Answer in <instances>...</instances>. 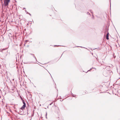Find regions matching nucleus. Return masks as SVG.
I'll list each match as a JSON object with an SVG mask.
<instances>
[{"instance_id": "nucleus-1", "label": "nucleus", "mask_w": 120, "mask_h": 120, "mask_svg": "<svg viewBox=\"0 0 120 120\" xmlns=\"http://www.w3.org/2000/svg\"><path fill=\"white\" fill-rule=\"evenodd\" d=\"M10 1V0H4V3L5 6H7L8 4V3Z\"/></svg>"}, {"instance_id": "nucleus-2", "label": "nucleus", "mask_w": 120, "mask_h": 120, "mask_svg": "<svg viewBox=\"0 0 120 120\" xmlns=\"http://www.w3.org/2000/svg\"><path fill=\"white\" fill-rule=\"evenodd\" d=\"M26 104H24H24L22 106L20 109V111H21V110H22H22H23V109H24L25 107H26Z\"/></svg>"}, {"instance_id": "nucleus-3", "label": "nucleus", "mask_w": 120, "mask_h": 120, "mask_svg": "<svg viewBox=\"0 0 120 120\" xmlns=\"http://www.w3.org/2000/svg\"><path fill=\"white\" fill-rule=\"evenodd\" d=\"M109 33L108 32L107 34L106 35V39H107V40H108L109 39Z\"/></svg>"}, {"instance_id": "nucleus-4", "label": "nucleus", "mask_w": 120, "mask_h": 120, "mask_svg": "<svg viewBox=\"0 0 120 120\" xmlns=\"http://www.w3.org/2000/svg\"><path fill=\"white\" fill-rule=\"evenodd\" d=\"M22 101L23 103L24 104H24H26L25 103V101L24 100H22Z\"/></svg>"}, {"instance_id": "nucleus-5", "label": "nucleus", "mask_w": 120, "mask_h": 120, "mask_svg": "<svg viewBox=\"0 0 120 120\" xmlns=\"http://www.w3.org/2000/svg\"><path fill=\"white\" fill-rule=\"evenodd\" d=\"M20 97L21 100H22H22H23V99H22V97H21L20 96Z\"/></svg>"}, {"instance_id": "nucleus-6", "label": "nucleus", "mask_w": 120, "mask_h": 120, "mask_svg": "<svg viewBox=\"0 0 120 120\" xmlns=\"http://www.w3.org/2000/svg\"><path fill=\"white\" fill-rule=\"evenodd\" d=\"M29 41L28 40H26V41H25V42H25V43H26V42H28V41Z\"/></svg>"}, {"instance_id": "nucleus-7", "label": "nucleus", "mask_w": 120, "mask_h": 120, "mask_svg": "<svg viewBox=\"0 0 120 120\" xmlns=\"http://www.w3.org/2000/svg\"><path fill=\"white\" fill-rule=\"evenodd\" d=\"M53 103V102H51V103H50V104H49V105H51Z\"/></svg>"}, {"instance_id": "nucleus-8", "label": "nucleus", "mask_w": 120, "mask_h": 120, "mask_svg": "<svg viewBox=\"0 0 120 120\" xmlns=\"http://www.w3.org/2000/svg\"><path fill=\"white\" fill-rule=\"evenodd\" d=\"M87 14H90V13H89V12H87Z\"/></svg>"}, {"instance_id": "nucleus-9", "label": "nucleus", "mask_w": 120, "mask_h": 120, "mask_svg": "<svg viewBox=\"0 0 120 120\" xmlns=\"http://www.w3.org/2000/svg\"><path fill=\"white\" fill-rule=\"evenodd\" d=\"M22 110H21V111H20L21 112H22Z\"/></svg>"}, {"instance_id": "nucleus-10", "label": "nucleus", "mask_w": 120, "mask_h": 120, "mask_svg": "<svg viewBox=\"0 0 120 120\" xmlns=\"http://www.w3.org/2000/svg\"><path fill=\"white\" fill-rule=\"evenodd\" d=\"M28 13L29 14V15H31V14L30 13Z\"/></svg>"}, {"instance_id": "nucleus-11", "label": "nucleus", "mask_w": 120, "mask_h": 120, "mask_svg": "<svg viewBox=\"0 0 120 120\" xmlns=\"http://www.w3.org/2000/svg\"><path fill=\"white\" fill-rule=\"evenodd\" d=\"M25 9V8H24L23 9Z\"/></svg>"}, {"instance_id": "nucleus-12", "label": "nucleus", "mask_w": 120, "mask_h": 120, "mask_svg": "<svg viewBox=\"0 0 120 120\" xmlns=\"http://www.w3.org/2000/svg\"><path fill=\"white\" fill-rule=\"evenodd\" d=\"M73 97H74V96L73 95Z\"/></svg>"}, {"instance_id": "nucleus-13", "label": "nucleus", "mask_w": 120, "mask_h": 120, "mask_svg": "<svg viewBox=\"0 0 120 120\" xmlns=\"http://www.w3.org/2000/svg\"><path fill=\"white\" fill-rule=\"evenodd\" d=\"M92 13V12L90 11Z\"/></svg>"}, {"instance_id": "nucleus-14", "label": "nucleus", "mask_w": 120, "mask_h": 120, "mask_svg": "<svg viewBox=\"0 0 120 120\" xmlns=\"http://www.w3.org/2000/svg\"><path fill=\"white\" fill-rule=\"evenodd\" d=\"M34 57L36 58L35 57V56Z\"/></svg>"}, {"instance_id": "nucleus-15", "label": "nucleus", "mask_w": 120, "mask_h": 120, "mask_svg": "<svg viewBox=\"0 0 120 120\" xmlns=\"http://www.w3.org/2000/svg\"><path fill=\"white\" fill-rule=\"evenodd\" d=\"M91 69H90V70H91Z\"/></svg>"}, {"instance_id": "nucleus-16", "label": "nucleus", "mask_w": 120, "mask_h": 120, "mask_svg": "<svg viewBox=\"0 0 120 120\" xmlns=\"http://www.w3.org/2000/svg\"><path fill=\"white\" fill-rule=\"evenodd\" d=\"M90 71V70H89L88 71Z\"/></svg>"}]
</instances>
